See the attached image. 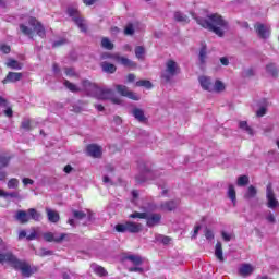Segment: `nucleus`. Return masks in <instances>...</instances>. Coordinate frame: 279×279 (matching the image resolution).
Segmentation results:
<instances>
[{"mask_svg": "<svg viewBox=\"0 0 279 279\" xmlns=\"http://www.w3.org/2000/svg\"><path fill=\"white\" fill-rule=\"evenodd\" d=\"M138 167L140 173L135 175V182H137V184H145L147 180H154L156 178V172L151 170L149 163L142 162Z\"/></svg>", "mask_w": 279, "mask_h": 279, "instance_id": "obj_4", "label": "nucleus"}, {"mask_svg": "<svg viewBox=\"0 0 279 279\" xmlns=\"http://www.w3.org/2000/svg\"><path fill=\"white\" fill-rule=\"evenodd\" d=\"M44 240L47 243H62L63 239H66L65 233H60L59 235L52 232H46L43 234Z\"/></svg>", "mask_w": 279, "mask_h": 279, "instance_id": "obj_13", "label": "nucleus"}, {"mask_svg": "<svg viewBox=\"0 0 279 279\" xmlns=\"http://www.w3.org/2000/svg\"><path fill=\"white\" fill-rule=\"evenodd\" d=\"M228 197L231 199L232 204H236V190H234V185L230 184L228 189Z\"/></svg>", "mask_w": 279, "mask_h": 279, "instance_id": "obj_37", "label": "nucleus"}, {"mask_svg": "<svg viewBox=\"0 0 279 279\" xmlns=\"http://www.w3.org/2000/svg\"><path fill=\"white\" fill-rule=\"evenodd\" d=\"M258 195V190L254 185H250L244 194V199H254Z\"/></svg>", "mask_w": 279, "mask_h": 279, "instance_id": "obj_29", "label": "nucleus"}, {"mask_svg": "<svg viewBox=\"0 0 279 279\" xmlns=\"http://www.w3.org/2000/svg\"><path fill=\"white\" fill-rule=\"evenodd\" d=\"M90 269L97 274V276H100L101 278L108 276V271L102 266H99L97 264H92Z\"/></svg>", "mask_w": 279, "mask_h": 279, "instance_id": "obj_28", "label": "nucleus"}, {"mask_svg": "<svg viewBox=\"0 0 279 279\" xmlns=\"http://www.w3.org/2000/svg\"><path fill=\"white\" fill-rule=\"evenodd\" d=\"M265 114H267V107H260L257 111H256V117H265Z\"/></svg>", "mask_w": 279, "mask_h": 279, "instance_id": "obj_53", "label": "nucleus"}, {"mask_svg": "<svg viewBox=\"0 0 279 279\" xmlns=\"http://www.w3.org/2000/svg\"><path fill=\"white\" fill-rule=\"evenodd\" d=\"M114 230L116 232H120L122 234H125V232H129L130 234H138L143 232V225L132 222V221H126L124 223L116 225Z\"/></svg>", "mask_w": 279, "mask_h": 279, "instance_id": "obj_5", "label": "nucleus"}, {"mask_svg": "<svg viewBox=\"0 0 279 279\" xmlns=\"http://www.w3.org/2000/svg\"><path fill=\"white\" fill-rule=\"evenodd\" d=\"M0 263H9L13 269H16L17 271H22V276L24 278H29L32 274H34V270L32 269V266L27 264V262H23L15 257L14 254L11 252L5 254H0Z\"/></svg>", "mask_w": 279, "mask_h": 279, "instance_id": "obj_3", "label": "nucleus"}, {"mask_svg": "<svg viewBox=\"0 0 279 279\" xmlns=\"http://www.w3.org/2000/svg\"><path fill=\"white\" fill-rule=\"evenodd\" d=\"M23 80V73L21 72H9L5 76V78L2 81L3 84L12 83L15 84V82H21Z\"/></svg>", "mask_w": 279, "mask_h": 279, "instance_id": "obj_16", "label": "nucleus"}, {"mask_svg": "<svg viewBox=\"0 0 279 279\" xmlns=\"http://www.w3.org/2000/svg\"><path fill=\"white\" fill-rule=\"evenodd\" d=\"M87 219L88 221H95V213L87 210Z\"/></svg>", "mask_w": 279, "mask_h": 279, "instance_id": "obj_61", "label": "nucleus"}, {"mask_svg": "<svg viewBox=\"0 0 279 279\" xmlns=\"http://www.w3.org/2000/svg\"><path fill=\"white\" fill-rule=\"evenodd\" d=\"M101 47L104 49H107L108 51H112V49H114V44H112V41H110V39H108V37H104L101 39Z\"/></svg>", "mask_w": 279, "mask_h": 279, "instance_id": "obj_39", "label": "nucleus"}, {"mask_svg": "<svg viewBox=\"0 0 279 279\" xmlns=\"http://www.w3.org/2000/svg\"><path fill=\"white\" fill-rule=\"evenodd\" d=\"M0 197H4V199H8V197H11L13 199H21V194L19 192H5L3 190H0Z\"/></svg>", "mask_w": 279, "mask_h": 279, "instance_id": "obj_31", "label": "nucleus"}, {"mask_svg": "<svg viewBox=\"0 0 279 279\" xmlns=\"http://www.w3.org/2000/svg\"><path fill=\"white\" fill-rule=\"evenodd\" d=\"M159 241L162 242L163 245H169L171 243V238H169L167 235H160Z\"/></svg>", "mask_w": 279, "mask_h": 279, "instance_id": "obj_54", "label": "nucleus"}, {"mask_svg": "<svg viewBox=\"0 0 279 279\" xmlns=\"http://www.w3.org/2000/svg\"><path fill=\"white\" fill-rule=\"evenodd\" d=\"M205 238L208 241H213V239H215V234L213 233V231L208 228L205 229Z\"/></svg>", "mask_w": 279, "mask_h": 279, "instance_id": "obj_51", "label": "nucleus"}, {"mask_svg": "<svg viewBox=\"0 0 279 279\" xmlns=\"http://www.w3.org/2000/svg\"><path fill=\"white\" fill-rule=\"evenodd\" d=\"M254 29L259 38H267L271 34V28L260 22L255 23Z\"/></svg>", "mask_w": 279, "mask_h": 279, "instance_id": "obj_10", "label": "nucleus"}, {"mask_svg": "<svg viewBox=\"0 0 279 279\" xmlns=\"http://www.w3.org/2000/svg\"><path fill=\"white\" fill-rule=\"evenodd\" d=\"M100 68L104 73H109V74L117 73V65H114L110 62H107V61L101 62Z\"/></svg>", "mask_w": 279, "mask_h": 279, "instance_id": "obj_25", "label": "nucleus"}, {"mask_svg": "<svg viewBox=\"0 0 279 279\" xmlns=\"http://www.w3.org/2000/svg\"><path fill=\"white\" fill-rule=\"evenodd\" d=\"M206 60H208V47L205 43H202L198 53V66L204 69L206 66Z\"/></svg>", "mask_w": 279, "mask_h": 279, "instance_id": "obj_14", "label": "nucleus"}, {"mask_svg": "<svg viewBox=\"0 0 279 279\" xmlns=\"http://www.w3.org/2000/svg\"><path fill=\"white\" fill-rule=\"evenodd\" d=\"M173 19L177 23H181L182 25H189V23H191V19H189V15L184 14L181 11H175L173 14Z\"/></svg>", "mask_w": 279, "mask_h": 279, "instance_id": "obj_20", "label": "nucleus"}, {"mask_svg": "<svg viewBox=\"0 0 279 279\" xmlns=\"http://www.w3.org/2000/svg\"><path fill=\"white\" fill-rule=\"evenodd\" d=\"M28 25L31 27H34V32H36L37 36H40V38H45L46 32H45V26L36 17H29L28 19Z\"/></svg>", "mask_w": 279, "mask_h": 279, "instance_id": "obj_11", "label": "nucleus"}, {"mask_svg": "<svg viewBox=\"0 0 279 279\" xmlns=\"http://www.w3.org/2000/svg\"><path fill=\"white\" fill-rule=\"evenodd\" d=\"M198 82L203 88V90H208V93H213V78L208 76H199Z\"/></svg>", "mask_w": 279, "mask_h": 279, "instance_id": "obj_17", "label": "nucleus"}, {"mask_svg": "<svg viewBox=\"0 0 279 279\" xmlns=\"http://www.w3.org/2000/svg\"><path fill=\"white\" fill-rule=\"evenodd\" d=\"M178 73H180V65H178V62L170 59L166 62V71L161 74V78L169 83L171 82V77H175Z\"/></svg>", "mask_w": 279, "mask_h": 279, "instance_id": "obj_7", "label": "nucleus"}, {"mask_svg": "<svg viewBox=\"0 0 279 279\" xmlns=\"http://www.w3.org/2000/svg\"><path fill=\"white\" fill-rule=\"evenodd\" d=\"M160 221H162L161 214H158V213L147 214L146 226L148 228H155V226H160Z\"/></svg>", "mask_w": 279, "mask_h": 279, "instance_id": "obj_12", "label": "nucleus"}, {"mask_svg": "<svg viewBox=\"0 0 279 279\" xmlns=\"http://www.w3.org/2000/svg\"><path fill=\"white\" fill-rule=\"evenodd\" d=\"M20 32L24 35V36H28L29 38H34L32 35L34 34V29L29 28L27 25L25 24H20Z\"/></svg>", "mask_w": 279, "mask_h": 279, "instance_id": "obj_36", "label": "nucleus"}, {"mask_svg": "<svg viewBox=\"0 0 279 279\" xmlns=\"http://www.w3.org/2000/svg\"><path fill=\"white\" fill-rule=\"evenodd\" d=\"M7 66L9 69H14L15 71H21L23 69V64L14 59H9L7 62Z\"/></svg>", "mask_w": 279, "mask_h": 279, "instance_id": "obj_33", "label": "nucleus"}, {"mask_svg": "<svg viewBox=\"0 0 279 279\" xmlns=\"http://www.w3.org/2000/svg\"><path fill=\"white\" fill-rule=\"evenodd\" d=\"M134 24L130 23L124 28L125 36H134Z\"/></svg>", "mask_w": 279, "mask_h": 279, "instance_id": "obj_48", "label": "nucleus"}, {"mask_svg": "<svg viewBox=\"0 0 279 279\" xmlns=\"http://www.w3.org/2000/svg\"><path fill=\"white\" fill-rule=\"evenodd\" d=\"M116 90L122 97H128V99H132L133 101H141V96L130 90V88H128L125 85H116Z\"/></svg>", "mask_w": 279, "mask_h": 279, "instance_id": "obj_8", "label": "nucleus"}, {"mask_svg": "<svg viewBox=\"0 0 279 279\" xmlns=\"http://www.w3.org/2000/svg\"><path fill=\"white\" fill-rule=\"evenodd\" d=\"M22 130L29 132L32 130V121L29 119H24L21 123Z\"/></svg>", "mask_w": 279, "mask_h": 279, "instance_id": "obj_47", "label": "nucleus"}, {"mask_svg": "<svg viewBox=\"0 0 279 279\" xmlns=\"http://www.w3.org/2000/svg\"><path fill=\"white\" fill-rule=\"evenodd\" d=\"M12 160V157L0 155V169H5L10 165V161Z\"/></svg>", "mask_w": 279, "mask_h": 279, "instance_id": "obj_40", "label": "nucleus"}, {"mask_svg": "<svg viewBox=\"0 0 279 279\" xmlns=\"http://www.w3.org/2000/svg\"><path fill=\"white\" fill-rule=\"evenodd\" d=\"M4 114H5V117L12 118L13 114H14V111H12V108L9 107V108H7V109L4 110Z\"/></svg>", "mask_w": 279, "mask_h": 279, "instance_id": "obj_59", "label": "nucleus"}, {"mask_svg": "<svg viewBox=\"0 0 279 279\" xmlns=\"http://www.w3.org/2000/svg\"><path fill=\"white\" fill-rule=\"evenodd\" d=\"M0 50L2 51V53H10L11 48H10V46H8V45H2V46L0 47Z\"/></svg>", "mask_w": 279, "mask_h": 279, "instance_id": "obj_58", "label": "nucleus"}, {"mask_svg": "<svg viewBox=\"0 0 279 279\" xmlns=\"http://www.w3.org/2000/svg\"><path fill=\"white\" fill-rule=\"evenodd\" d=\"M254 274V267L251 266V264H242L239 268V275L242 276V278H247V276H252Z\"/></svg>", "mask_w": 279, "mask_h": 279, "instance_id": "obj_22", "label": "nucleus"}, {"mask_svg": "<svg viewBox=\"0 0 279 279\" xmlns=\"http://www.w3.org/2000/svg\"><path fill=\"white\" fill-rule=\"evenodd\" d=\"M72 215L74 217V219H77L78 221H82V219H86L87 214L82 211V210H77V209H72Z\"/></svg>", "mask_w": 279, "mask_h": 279, "instance_id": "obj_43", "label": "nucleus"}, {"mask_svg": "<svg viewBox=\"0 0 279 279\" xmlns=\"http://www.w3.org/2000/svg\"><path fill=\"white\" fill-rule=\"evenodd\" d=\"M22 182H23L24 186H27V184H31V185L34 184V180H32L29 178H24L22 180Z\"/></svg>", "mask_w": 279, "mask_h": 279, "instance_id": "obj_64", "label": "nucleus"}, {"mask_svg": "<svg viewBox=\"0 0 279 279\" xmlns=\"http://www.w3.org/2000/svg\"><path fill=\"white\" fill-rule=\"evenodd\" d=\"M145 47L143 46H136L135 47V58H137V60H145Z\"/></svg>", "mask_w": 279, "mask_h": 279, "instance_id": "obj_38", "label": "nucleus"}, {"mask_svg": "<svg viewBox=\"0 0 279 279\" xmlns=\"http://www.w3.org/2000/svg\"><path fill=\"white\" fill-rule=\"evenodd\" d=\"M64 73L68 77H77V73L73 68H64Z\"/></svg>", "mask_w": 279, "mask_h": 279, "instance_id": "obj_50", "label": "nucleus"}, {"mask_svg": "<svg viewBox=\"0 0 279 279\" xmlns=\"http://www.w3.org/2000/svg\"><path fill=\"white\" fill-rule=\"evenodd\" d=\"M203 16L205 17L197 16L195 13L192 14V17L196 21L197 25H201L204 29H208V32H213L219 38H223L226 32L230 29L228 21H226L219 13H210L208 10H203Z\"/></svg>", "mask_w": 279, "mask_h": 279, "instance_id": "obj_1", "label": "nucleus"}, {"mask_svg": "<svg viewBox=\"0 0 279 279\" xmlns=\"http://www.w3.org/2000/svg\"><path fill=\"white\" fill-rule=\"evenodd\" d=\"M254 75H256V72L253 68L244 69L242 71V77L244 78L254 77Z\"/></svg>", "mask_w": 279, "mask_h": 279, "instance_id": "obj_45", "label": "nucleus"}, {"mask_svg": "<svg viewBox=\"0 0 279 279\" xmlns=\"http://www.w3.org/2000/svg\"><path fill=\"white\" fill-rule=\"evenodd\" d=\"M86 151L92 158H101V154H102L101 146L97 144L87 145Z\"/></svg>", "mask_w": 279, "mask_h": 279, "instance_id": "obj_15", "label": "nucleus"}, {"mask_svg": "<svg viewBox=\"0 0 279 279\" xmlns=\"http://www.w3.org/2000/svg\"><path fill=\"white\" fill-rule=\"evenodd\" d=\"M16 221H20V223H28L29 222V216L27 211L25 210H17L15 214Z\"/></svg>", "mask_w": 279, "mask_h": 279, "instance_id": "obj_26", "label": "nucleus"}, {"mask_svg": "<svg viewBox=\"0 0 279 279\" xmlns=\"http://www.w3.org/2000/svg\"><path fill=\"white\" fill-rule=\"evenodd\" d=\"M8 189H19V179H10L8 182Z\"/></svg>", "mask_w": 279, "mask_h": 279, "instance_id": "obj_49", "label": "nucleus"}, {"mask_svg": "<svg viewBox=\"0 0 279 279\" xmlns=\"http://www.w3.org/2000/svg\"><path fill=\"white\" fill-rule=\"evenodd\" d=\"M66 39L64 38H61V39H58L56 40L53 44H52V47L56 48V47H62V45H66Z\"/></svg>", "mask_w": 279, "mask_h": 279, "instance_id": "obj_52", "label": "nucleus"}, {"mask_svg": "<svg viewBox=\"0 0 279 279\" xmlns=\"http://www.w3.org/2000/svg\"><path fill=\"white\" fill-rule=\"evenodd\" d=\"M83 86L86 88L88 95L90 97H95L101 101H111L116 106H122L123 100L121 98L114 96V92L108 87H99L95 83H90V81H84Z\"/></svg>", "mask_w": 279, "mask_h": 279, "instance_id": "obj_2", "label": "nucleus"}, {"mask_svg": "<svg viewBox=\"0 0 279 279\" xmlns=\"http://www.w3.org/2000/svg\"><path fill=\"white\" fill-rule=\"evenodd\" d=\"M117 62H120L122 66H128L129 69H136V62L121 56L113 57Z\"/></svg>", "mask_w": 279, "mask_h": 279, "instance_id": "obj_21", "label": "nucleus"}, {"mask_svg": "<svg viewBox=\"0 0 279 279\" xmlns=\"http://www.w3.org/2000/svg\"><path fill=\"white\" fill-rule=\"evenodd\" d=\"M52 255H53V251H47L45 248H41L40 256H52Z\"/></svg>", "mask_w": 279, "mask_h": 279, "instance_id": "obj_60", "label": "nucleus"}, {"mask_svg": "<svg viewBox=\"0 0 279 279\" xmlns=\"http://www.w3.org/2000/svg\"><path fill=\"white\" fill-rule=\"evenodd\" d=\"M266 73H268V75H270L271 77L277 80V77L279 75V70H278V66L276 65V63L266 64Z\"/></svg>", "mask_w": 279, "mask_h": 279, "instance_id": "obj_24", "label": "nucleus"}, {"mask_svg": "<svg viewBox=\"0 0 279 279\" xmlns=\"http://www.w3.org/2000/svg\"><path fill=\"white\" fill-rule=\"evenodd\" d=\"M135 86L144 87V88H153L154 85L147 80H141L135 83Z\"/></svg>", "mask_w": 279, "mask_h": 279, "instance_id": "obj_46", "label": "nucleus"}, {"mask_svg": "<svg viewBox=\"0 0 279 279\" xmlns=\"http://www.w3.org/2000/svg\"><path fill=\"white\" fill-rule=\"evenodd\" d=\"M266 198H267V206L268 208H277L278 207V201L276 199V193H274V187L271 183H268L266 187Z\"/></svg>", "mask_w": 279, "mask_h": 279, "instance_id": "obj_9", "label": "nucleus"}, {"mask_svg": "<svg viewBox=\"0 0 279 279\" xmlns=\"http://www.w3.org/2000/svg\"><path fill=\"white\" fill-rule=\"evenodd\" d=\"M215 256L220 260V263H223V248L221 246V242H217L216 248H215Z\"/></svg>", "mask_w": 279, "mask_h": 279, "instance_id": "obj_34", "label": "nucleus"}, {"mask_svg": "<svg viewBox=\"0 0 279 279\" xmlns=\"http://www.w3.org/2000/svg\"><path fill=\"white\" fill-rule=\"evenodd\" d=\"M131 114H133L134 119L138 121L140 123H147V117H145V111L141 108H134L131 111Z\"/></svg>", "mask_w": 279, "mask_h": 279, "instance_id": "obj_19", "label": "nucleus"}, {"mask_svg": "<svg viewBox=\"0 0 279 279\" xmlns=\"http://www.w3.org/2000/svg\"><path fill=\"white\" fill-rule=\"evenodd\" d=\"M226 90V86L223 85V82L216 81L215 84H213V93H221Z\"/></svg>", "mask_w": 279, "mask_h": 279, "instance_id": "obj_41", "label": "nucleus"}, {"mask_svg": "<svg viewBox=\"0 0 279 279\" xmlns=\"http://www.w3.org/2000/svg\"><path fill=\"white\" fill-rule=\"evenodd\" d=\"M129 271L134 272L136 271L137 274H143L145 271L142 267L135 266V267H130Z\"/></svg>", "mask_w": 279, "mask_h": 279, "instance_id": "obj_55", "label": "nucleus"}, {"mask_svg": "<svg viewBox=\"0 0 279 279\" xmlns=\"http://www.w3.org/2000/svg\"><path fill=\"white\" fill-rule=\"evenodd\" d=\"M63 85L65 86V88H69L71 93H80L78 86L71 83L69 80H64Z\"/></svg>", "mask_w": 279, "mask_h": 279, "instance_id": "obj_42", "label": "nucleus"}, {"mask_svg": "<svg viewBox=\"0 0 279 279\" xmlns=\"http://www.w3.org/2000/svg\"><path fill=\"white\" fill-rule=\"evenodd\" d=\"M220 63L222 64V66H228L230 64V60L228 59V57H222L220 58Z\"/></svg>", "mask_w": 279, "mask_h": 279, "instance_id": "obj_56", "label": "nucleus"}, {"mask_svg": "<svg viewBox=\"0 0 279 279\" xmlns=\"http://www.w3.org/2000/svg\"><path fill=\"white\" fill-rule=\"evenodd\" d=\"M143 213L134 211L129 217L130 219H146L147 217V207H142Z\"/></svg>", "mask_w": 279, "mask_h": 279, "instance_id": "obj_32", "label": "nucleus"}, {"mask_svg": "<svg viewBox=\"0 0 279 279\" xmlns=\"http://www.w3.org/2000/svg\"><path fill=\"white\" fill-rule=\"evenodd\" d=\"M28 215V221L33 219V221H40L43 219V215L40 211H37L36 208H29L27 211Z\"/></svg>", "mask_w": 279, "mask_h": 279, "instance_id": "obj_27", "label": "nucleus"}, {"mask_svg": "<svg viewBox=\"0 0 279 279\" xmlns=\"http://www.w3.org/2000/svg\"><path fill=\"white\" fill-rule=\"evenodd\" d=\"M125 260H130L135 267L143 265V257L138 255H128Z\"/></svg>", "mask_w": 279, "mask_h": 279, "instance_id": "obj_30", "label": "nucleus"}, {"mask_svg": "<svg viewBox=\"0 0 279 279\" xmlns=\"http://www.w3.org/2000/svg\"><path fill=\"white\" fill-rule=\"evenodd\" d=\"M66 14L70 16V19H72L73 23L77 25L81 32H88V28L86 26V20H84V17L76 8L69 7L66 9Z\"/></svg>", "mask_w": 279, "mask_h": 279, "instance_id": "obj_6", "label": "nucleus"}, {"mask_svg": "<svg viewBox=\"0 0 279 279\" xmlns=\"http://www.w3.org/2000/svg\"><path fill=\"white\" fill-rule=\"evenodd\" d=\"M180 204V199H175V201H166L163 203L160 204V208L162 210H166L168 213H171L173 210H175V208H178Z\"/></svg>", "mask_w": 279, "mask_h": 279, "instance_id": "obj_18", "label": "nucleus"}, {"mask_svg": "<svg viewBox=\"0 0 279 279\" xmlns=\"http://www.w3.org/2000/svg\"><path fill=\"white\" fill-rule=\"evenodd\" d=\"M52 71H53L54 75H59L60 66L58 65V63L52 64Z\"/></svg>", "mask_w": 279, "mask_h": 279, "instance_id": "obj_62", "label": "nucleus"}, {"mask_svg": "<svg viewBox=\"0 0 279 279\" xmlns=\"http://www.w3.org/2000/svg\"><path fill=\"white\" fill-rule=\"evenodd\" d=\"M221 236H222L223 241H226V242H229L232 240V236L230 234H228L226 231H222Z\"/></svg>", "mask_w": 279, "mask_h": 279, "instance_id": "obj_57", "label": "nucleus"}, {"mask_svg": "<svg viewBox=\"0 0 279 279\" xmlns=\"http://www.w3.org/2000/svg\"><path fill=\"white\" fill-rule=\"evenodd\" d=\"M238 186H247L250 184V177L248 175H240L236 181Z\"/></svg>", "mask_w": 279, "mask_h": 279, "instance_id": "obj_44", "label": "nucleus"}, {"mask_svg": "<svg viewBox=\"0 0 279 279\" xmlns=\"http://www.w3.org/2000/svg\"><path fill=\"white\" fill-rule=\"evenodd\" d=\"M48 221L50 223H58L60 221V214L53 209L46 208Z\"/></svg>", "mask_w": 279, "mask_h": 279, "instance_id": "obj_23", "label": "nucleus"}, {"mask_svg": "<svg viewBox=\"0 0 279 279\" xmlns=\"http://www.w3.org/2000/svg\"><path fill=\"white\" fill-rule=\"evenodd\" d=\"M267 221L269 223H276V217L274 216V214H269L267 217H266Z\"/></svg>", "mask_w": 279, "mask_h": 279, "instance_id": "obj_63", "label": "nucleus"}, {"mask_svg": "<svg viewBox=\"0 0 279 279\" xmlns=\"http://www.w3.org/2000/svg\"><path fill=\"white\" fill-rule=\"evenodd\" d=\"M239 128H240V130H244V132L250 134V136H254V130L252 129V126H250L247 124V121H240L239 122Z\"/></svg>", "mask_w": 279, "mask_h": 279, "instance_id": "obj_35", "label": "nucleus"}]
</instances>
